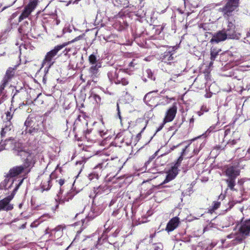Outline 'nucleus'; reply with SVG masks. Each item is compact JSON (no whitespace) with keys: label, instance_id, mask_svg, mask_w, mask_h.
Here are the masks:
<instances>
[{"label":"nucleus","instance_id":"f257e3e1","mask_svg":"<svg viewBox=\"0 0 250 250\" xmlns=\"http://www.w3.org/2000/svg\"><path fill=\"white\" fill-rule=\"evenodd\" d=\"M120 160L117 158L114 160L112 158L111 159L103 160L96 166L93 169V175L96 178H99L103 173H106L107 176L112 172L119 171L121 169L120 166H117Z\"/></svg>","mask_w":250,"mask_h":250},{"label":"nucleus","instance_id":"f03ea898","mask_svg":"<svg viewBox=\"0 0 250 250\" xmlns=\"http://www.w3.org/2000/svg\"><path fill=\"white\" fill-rule=\"evenodd\" d=\"M27 96L28 92L25 89L21 88L20 91L17 90L13 97L12 100L20 99L23 100V102L19 104L20 107L21 105H30L31 104H33L38 106H41L44 104V99L45 98L41 93L37 94L36 97L35 96L32 97L31 95H30V98H28Z\"/></svg>","mask_w":250,"mask_h":250},{"label":"nucleus","instance_id":"7ed1b4c3","mask_svg":"<svg viewBox=\"0 0 250 250\" xmlns=\"http://www.w3.org/2000/svg\"><path fill=\"white\" fill-rule=\"evenodd\" d=\"M79 37L76 38L75 39L64 42L62 44L58 45L54 47L53 49L48 52L42 61V67H44L45 69H48L54 63V59L55 57L57 55L58 52L68 44L74 42L79 40Z\"/></svg>","mask_w":250,"mask_h":250},{"label":"nucleus","instance_id":"20e7f679","mask_svg":"<svg viewBox=\"0 0 250 250\" xmlns=\"http://www.w3.org/2000/svg\"><path fill=\"white\" fill-rule=\"evenodd\" d=\"M224 173L227 177L225 182L227 188L231 191L236 190L234 187L236 185V179L240 174V169L236 166H228L225 168Z\"/></svg>","mask_w":250,"mask_h":250},{"label":"nucleus","instance_id":"39448f33","mask_svg":"<svg viewBox=\"0 0 250 250\" xmlns=\"http://www.w3.org/2000/svg\"><path fill=\"white\" fill-rule=\"evenodd\" d=\"M238 233L240 235L232 240L233 245L241 243L244 240L250 235V218L242 220L238 225Z\"/></svg>","mask_w":250,"mask_h":250},{"label":"nucleus","instance_id":"423d86ee","mask_svg":"<svg viewBox=\"0 0 250 250\" xmlns=\"http://www.w3.org/2000/svg\"><path fill=\"white\" fill-rule=\"evenodd\" d=\"M40 122L38 120L36 117L30 115L28 116L24 122L26 128L25 132L30 135H34L40 131Z\"/></svg>","mask_w":250,"mask_h":250},{"label":"nucleus","instance_id":"0eeeda50","mask_svg":"<svg viewBox=\"0 0 250 250\" xmlns=\"http://www.w3.org/2000/svg\"><path fill=\"white\" fill-rule=\"evenodd\" d=\"M25 154L21 157L23 160V166L27 169V173H29L31 168L34 167L37 162L36 155L32 150L27 149Z\"/></svg>","mask_w":250,"mask_h":250},{"label":"nucleus","instance_id":"6e6552de","mask_svg":"<svg viewBox=\"0 0 250 250\" xmlns=\"http://www.w3.org/2000/svg\"><path fill=\"white\" fill-rule=\"evenodd\" d=\"M57 177L55 175V172H52L50 175L42 174L39 177V179L41 181L40 188L42 191H47L50 189L52 185L51 179H56Z\"/></svg>","mask_w":250,"mask_h":250},{"label":"nucleus","instance_id":"1a4fd4ad","mask_svg":"<svg viewBox=\"0 0 250 250\" xmlns=\"http://www.w3.org/2000/svg\"><path fill=\"white\" fill-rule=\"evenodd\" d=\"M14 139H5V141H2V140H1V142H5L6 144V149H8L9 147L7 146V145H12L14 144V146L12 148L14 152L15 153L16 155L17 156H19L21 157H22L23 154H25V152L26 151V150L24 149V147L23 146V145L18 142H16L13 143ZM3 149V150H4Z\"/></svg>","mask_w":250,"mask_h":250},{"label":"nucleus","instance_id":"9d476101","mask_svg":"<svg viewBox=\"0 0 250 250\" xmlns=\"http://www.w3.org/2000/svg\"><path fill=\"white\" fill-rule=\"evenodd\" d=\"M38 3V0H30L29 3L24 7L19 17V21L27 18L35 9Z\"/></svg>","mask_w":250,"mask_h":250},{"label":"nucleus","instance_id":"9b49d317","mask_svg":"<svg viewBox=\"0 0 250 250\" xmlns=\"http://www.w3.org/2000/svg\"><path fill=\"white\" fill-rule=\"evenodd\" d=\"M177 103H174L167 110L163 119L164 124L171 122L174 119L177 112Z\"/></svg>","mask_w":250,"mask_h":250},{"label":"nucleus","instance_id":"f8f14e48","mask_svg":"<svg viewBox=\"0 0 250 250\" xmlns=\"http://www.w3.org/2000/svg\"><path fill=\"white\" fill-rule=\"evenodd\" d=\"M13 198V196L11 195L0 200V211H8L13 209V205L10 204Z\"/></svg>","mask_w":250,"mask_h":250},{"label":"nucleus","instance_id":"ddd939ff","mask_svg":"<svg viewBox=\"0 0 250 250\" xmlns=\"http://www.w3.org/2000/svg\"><path fill=\"white\" fill-rule=\"evenodd\" d=\"M84 136L88 142L91 143H95L100 139V137L95 128L87 129L84 132Z\"/></svg>","mask_w":250,"mask_h":250},{"label":"nucleus","instance_id":"4468645a","mask_svg":"<svg viewBox=\"0 0 250 250\" xmlns=\"http://www.w3.org/2000/svg\"><path fill=\"white\" fill-rule=\"evenodd\" d=\"M27 169L23 165L15 166L9 170L7 177L8 178L14 177L20 175L24 171L27 172Z\"/></svg>","mask_w":250,"mask_h":250},{"label":"nucleus","instance_id":"2eb2a0df","mask_svg":"<svg viewBox=\"0 0 250 250\" xmlns=\"http://www.w3.org/2000/svg\"><path fill=\"white\" fill-rule=\"evenodd\" d=\"M234 29V25L231 22H229L227 29L226 31H225L226 33L228 38L232 39H238L240 38V34L236 33Z\"/></svg>","mask_w":250,"mask_h":250},{"label":"nucleus","instance_id":"dca6fc26","mask_svg":"<svg viewBox=\"0 0 250 250\" xmlns=\"http://www.w3.org/2000/svg\"><path fill=\"white\" fill-rule=\"evenodd\" d=\"M180 221L179 217L176 216L172 218L167 223L165 230L169 232L173 231L180 225Z\"/></svg>","mask_w":250,"mask_h":250},{"label":"nucleus","instance_id":"f3484780","mask_svg":"<svg viewBox=\"0 0 250 250\" xmlns=\"http://www.w3.org/2000/svg\"><path fill=\"white\" fill-rule=\"evenodd\" d=\"M239 0H228L224 11L225 14L229 15V13L235 10L238 6Z\"/></svg>","mask_w":250,"mask_h":250},{"label":"nucleus","instance_id":"a211bd4d","mask_svg":"<svg viewBox=\"0 0 250 250\" xmlns=\"http://www.w3.org/2000/svg\"><path fill=\"white\" fill-rule=\"evenodd\" d=\"M24 86L26 85L30 89L29 95H33L36 89H39L40 84L36 79H29L27 82H24Z\"/></svg>","mask_w":250,"mask_h":250},{"label":"nucleus","instance_id":"6ab92c4d","mask_svg":"<svg viewBox=\"0 0 250 250\" xmlns=\"http://www.w3.org/2000/svg\"><path fill=\"white\" fill-rule=\"evenodd\" d=\"M227 38V35L224 30L219 31L215 34L211 39V42L218 43L224 41Z\"/></svg>","mask_w":250,"mask_h":250},{"label":"nucleus","instance_id":"aec40b11","mask_svg":"<svg viewBox=\"0 0 250 250\" xmlns=\"http://www.w3.org/2000/svg\"><path fill=\"white\" fill-rule=\"evenodd\" d=\"M178 173V169L176 167H172L167 172L165 181L169 182L174 179Z\"/></svg>","mask_w":250,"mask_h":250},{"label":"nucleus","instance_id":"412c9836","mask_svg":"<svg viewBox=\"0 0 250 250\" xmlns=\"http://www.w3.org/2000/svg\"><path fill=\"white\" fill-rule=\"evenodd\" d=\"M17 66L14 67H9L6 72V78H11L14 77H19V75L16 72Z\"/></svg>","mask_w":250,"mask_h":250},{"label":"nucleus","instance_id":"4be33fe9","mask_svg":"<svg viewBox=\"0 0 250 250\" xmlns=\"http://www.w3.org/2000/svg\"><path fill=\"white\" fill-rule=\"evenodd\" d=\"M75 195L74 191H70L67 193V194L63 197L60 199L59 201L60 204H64L65 202H68L71 200Z\"/></svg>","mask_w":250,"mask_h":250},{"label":"nucleus","instance_id":"5701e85b","mask_svg":"<svg viewBox=\"0 0 250 250\" xmlns=\"http://www.w3.org/2000/svg\"><path fill=\"white\" fill-rule=\"evenodd\" d=\"M189 147V145L187 146L184 148H182V151L181 152V155L178 158L176 163L174 165V167H176L178 168V167L180 166L181 162L183 160V156L186 155L187 151Z\"/></svg>","mask_w":250,"mask_h":250},{"label":"nucleus","instance_id":"b1692460","mask_svg":"<svg viewBox=\"0 0 250 250\" xmlns=\"http://www.w3.org/2000/svg\"><path fill=\"white\" fill-rule=\"evenodd\" d=\"M95 193L96 195H100L104 192H107L108 191V187L106 185H101L95 189Z\"/></svg>","mask_w":250,"mask_h":250},{"label":"nucleus","instance_id":"393cba45","mask_svg":"<svg viewBox=\"0 0 250 250\" xmlns=\"http://www.w3.org/2000/svg\"><path fill=\"white\" fill-rule=\"evenodd\" d=\"M99 128H95L97 131V133L100 138H103L106 134V130L104 126V123L102 122L101 124L99 125Z\"/></svg>","mask_w":250,"mask_h":250},{"label":"nucleus","instance_id":"a878e982","mask_svg":"<svg viewBox=\"0 0 250 250\" xmlns=\"http://www.w3.org/2000/svg\"><path fill=\"white\" fill-rule=\"evenodd\" d=\"M65 229V225H59L57 226L54 229L52 230V232H54V234H57V237H61L63 234V230Z\"/></svg>","mask_w":250,"mask_h":250},{"label":"nucleus","instance_id":"bb28decb","mask_svg":"<svg viewBox=\"0 0 250 250\" xmlns=\"http://www.w3.org/2000/svg\"><path fill=\"white\" fill-rule=\"evenodd\" d=\"M110 80L112 83H115L117 84L121 83L124 86L128 83V82L126 79H110Z\"/></svg>","mask_w":250,"mask_h":250},{"label":"nucleus","instance_id":"cd10ccee","mask_svg":"<svg viewBox=\"0 0 250 250\" xmlns=\"http://www.w3.org/2000/svg\"><path fill=\"white\" fill-rule=\"evenodd\" d=\"M219 51L215 49L211 50L210 51V59L211 62H210L209 65L211 66L212 65L213 61L215 59L217 56L218 55Z\"/></svg>","mask_w":250,"mask_h":250},{"label":"nucleus","instance_id":"c85d7f7f","mask_svg":"<svg viewBox=\"0 0 250 250\" xmlns=\"http://www.w3.org/2000/svg\"><path fill=\"white\" fill-rule=\"evenodd\" d=\"M221 205L220 202L219 201H214L212 203V206L210 207L209 209V211L210 212L214 211L215 210L219 208Z\"/></svg>","mask_w":250,"mask_h":250},{"label":"nucleus","instance_id":"c756f323","mask_svg":"<svg viewBox=\"0 0 250 250\" xmlns=\"http://www.w3.org/2000/svg\"><path fill=\"white\" fill-rule=\"evenodd\" d=\"M173 57L172 54H170L169 52L165 53V54L163 58V61L165 62H167V61H171L173 60Z\"/></svg>","mask_w":250,"mask_h":250},{"label":"nucleus","instance_id":"7c9ffc66","mask_svg":"<svg viewBox=\"0 0 250 250\" xmlns=\"http://www.w3.org/2000/svg\"><path fill=\"white\" fill-rule=\"evenodd\" d=\"M91 97L94 99V100H95L96 103L97 104H98V105L101 104V98L99 95H98V94H91Z\"/></svg>","mask_w":250,"mask_h":250},{"label":"nucleus","instance_id":"2f4dec72","mask_svg":"<svg viewBox=\"0 0 250 250\" xmlns=\"http://www.w3.org/2000/svg\"><path fill=\"white\" fill-rule=\"evenodd\" d=\"M239 140V138L237 139H233L232 140H229L228 143L227 145L230 147H233L235 144L237 143V141Z\"/></svg>","mask_w":250,"mask_h":250},{"label":"nucleus","instance_id":"473e14b6","mask_svg":"<svg viewBox=\"0 0 250 250\" xmlns=\"http://www.w3.org/2000/svg\"><path fill=\"white\" fill-rule=\"evenodd\" d=\"M6 120L7 121L9 122L10 123L11 122V120L13 118V114H12L11 111H7L6 113Z\"/></svg>","mask_w":250,"mask_h":250},{"label":"nucleus","instance_id":"72a5a7b5","mask_svg":"<svg viewBox=\"0 0 250 250\" xmlns=\"http://www.w3.org/2000/svg\"><path fill=\"white\" fill-rule=\"evenodd\" d=\"M242 89L246 90H249L250 89V83L249 84L248 83V82L246 81H245L243 83V85L242 86Z\"/></svg>","mask_w":250,"mask_h":250},{"label":"nucleus","instance_id":"f704fd0d","mask_svg":"<svg viewBox=\"0 0 250 250\" xmlns=\"http://www.w3.org/2000/svg\"><path fill=\"white\" fill-rule=\"evenodd\" d=\"M89 60L91 63L95 64L96 62V57L95 55L92 54L89 57Z\"/></svg>","mask_w":250,"mask_h":250},{"label":"nucleus","instance_id":"c9c22d12","mask_svg":"<svg viewBox=\"0 0 250 250\" xmlns=\"http://www.w3.org/2000/svg\"><path fill=\"white\" fill-rule=\"evenodd\" d=\"M88 178L90 181H94L99 179V178L95 177V176L93 175V172H92L90 174H89L88 176Z\"/></svg>","mask_w":250,"mask_h":250},{"label":"nucleus","instance_id":"e433bc0d","mask_svg":"<svg viewBox=\"0 0 250 250\" xmlns=\"http://www.w3.org/2000/svg\"><path fill=\"white\" fill-rule=\"evenodd\" d=\"M8 129L6 127H4V128H3L1 131V132H0V135H1V137L2 138L1 140H3V138L5 137V134L7 131Z\"/></svg>","mask_w":250,"mask_h":250},{"label":"nucleus","instance_id":"4c0bfd02","mask_svg":"<svg viewBox=\"0 0 250 250\" xmlns=\"http://www.w3.org/2000/svg\"><path fill=\"white\" fill-rule=\"evenodd\" d=\"M175 81L173 80L172 79H169L167 82V83L168 85H171V87L172 88L175 87Z\"/></svg>","mask_w":250,"mask_h":250},{"label":"nucleus","instance_id":"58836bf2","mask_svg":"<svg viewBox=\"0 0 250 250\" xmlns=\"http://www.w3.org/2000/svg\"><path fill=\"white\" fill-rule=\"evenodd\" d=\"M90 71L93 74H96L97 72V66H92L90 69Z\"/></svg>","mask_w":250,"mask_h":250},{"label":"nucleus","instance_id":"ea45409f","mask_svg":"<svg viewBox=\"0 0 250 250\" xmlns=\"http://www.w3.org/2000/svg\"><path fill=\"white\" fill-rule=\"evenodd\" d=\"M229 126H226V129H225V133H224V136L225 137H226V136H227L228 134H229L230 133V131H231V129H230V127H229L228 128Z\"/></svg>","mask_w":250,"mask_h":250},{"label":"nucleus","instance_id":"a19ab883","mask_svg":"<svg viewBox=\"0 0 250 250\" xmlns=\"http://www.w3.org/2000/svg\"><path fill=\"white\" fill-rule=\"evenodd\" d=\"M56 182L58 183L60 187H62L64 184L65 180L64 179H60L56 180Z\"/></svg>","mask_w":250,"mask_h":250},{"label":"nucleus","instance_id":"79ce46f5","mask_svg":"<svg viewBox=\"0 0 250 250\" xmlns=\"http://www.w3.org/2000/svg\"><path fill=\"white\" fill-rule=\"evenodd\" d=\"M5 146H6L5 142H1L0 143V151L2 150L3 149H6Z\"/></svg>","mask_w":250,"mask_h":250},{"label":"nucleus","instance_id":"37998d69","mask_svg":"<svg viewBox=\"0 0 250 250\" xmlns=\"http://www.w3.org/2000/svg\"><path fill=\"white\" fill-rule=\"evenodd\" d=\"M59 170L60 172H62V167H60V164H58L55 170L53 172H56L57 171Z\"/></svg>","mask_w":250,"mask_h":250},{"label":"nucleus","instance_id":"c03bdc74","mask_svg":"<svg viewBox=\"0 0 250 250\" xmlns=\"http://www.w3.org/2000/svg\"><path fill=\"white\" fill-rule=\"evenodd\" d=\"M201 110L204 113V112H207L208 111V108L206 106H205V105H203L201 108Z\"/></svg>","mask_w":250,"mask_h":250},{"label":"nucleus","instance_id":"a18cd8bd","mask_svg":"<svg viewBox=\"0 0 250 250\" xmlns=\"http://www.w3.org/2000/svg\"><path fill=\"white\" fill-rule=\"evenodd\" d=\"M90 241H91V246L90 248V250H92L94 248V246L96 245V242L93 241L92 240H90Z\"/></svg>","mask_w":250,"mask_h":250},{"label":"nucleus","instance_id":"49530a36","mask_svg":"<svg viewBox=\"0 0 250 250\" xmlns=\"http://www.w3.org/2000/svg\"><path fill=\"white\" fill-rule=\"evenodd\" d=\"M146 73L148 74L147 77L148 78L151 77L152 76V73L151 72V71L150 69H147L146 71Z\"/></svg>","mask_w":250,"mask_h":250},{"label":"nucleus","instance_id":"de8ad7c7","mask_svg":"<svg viewBox=\"0 0 250 250\" xmlns=\"http://www.w3.org/2000/svg\"><path fill=\"white\" fill-rule=\"evenodd\" d=\"M166 124H164V120L163 121V123L159 126V127L157 129V131H159L161 130L164 127V125Z\"/></svg>","mask_w":250,"mask_h":250},{"label":"nucleus","instance_id":"09e8293b","mask_svg":"<svg viewBox=\"0 0 250 250\" xmlns=\"http://www.w3.org/2000/svg\"><path fill=\"white\" fill-rule=\"evenodd\" d=\"M212 96V92H209V93H207L205 95V97L207 98H211Z\"/></svg>","mask_w":250,"mask_h":250},{"label":"nucleus","instance_id":"8fccbe9b","mask_svg":"<svg viewBox=\"0 0 250 250\" xmlns=\"http://www.w3.org/2000/svg\"><path fill=\"white\" fill-rule=\"evenodd\" d=\"M118 213H119L118 210H115L112 212V216H113L114 217H116L118 214Z\"/></svg>","mask_w":250,"mask_h":250},{"label":"nucleus","instance_id":"3c124183","mask_svg":"<svg viewBox=\"0 0 250 250\" xmlns=\"http://www.w3.org/2000/svg\"><path fill=\"white\" fill-rule=\"evenodd\" d=\"M23 179H22L21 180V181L20 182V183H19L18 185L16 187V188H15V190H16L18 189V188H19V187L20 186V185L22 184V182H23Z\"/></svg>","mask_w":250,"mask_h":250},{"label":"nucleus","instance_id":"603ef678","mask_svg":"<svg viewBox=\"0 0 250 250\" xmlns=\"http://www.w3.org/2000/svg\"><path fill=\"white\" fill-rule=\"evenodd\" d=\"M155 235H156V233H154L153 234H151L150 235V236L149 237L152 239L155 236Z\"/></svg>","mask_w":250,"mask_h":250},{"label":"nucleus","instance_id":"864d4df0","mask_svg":"<svg viewBox=\"0 0 250 250\" xmlns=\"http://www.w3.org/2000/svg\"><path fill=\"white\" fill-rule=\"evenodd\" d=\"M204 114V112L200 109V111L198 112V114L199 116H201Z\"/></svg>","mask_w":250,"mask_h":250},{"label":"nucleus","instance_id":"5fc2aeb1","mask_svg":"<svg viewBox=\"0 0 250 250\" xmlns=\"http://www.w3.org/2000/svg\"><path fill=\"white\" fill-rule=\"evenodd\" d=\"M215 148H216V149H217V150H219V149H224V147L222 148H221V146H216L215 147Z\"/></svg>","mask_w":250,"mask_h":250},{"label":"nucleus","instance_id":"6e6d98bb","mask_svg":"<svg viewBox=\"0 0 250 250\" xmlns=\"http://www.w3.org/2000/svg\"><path fill=\"white\" fill-rule=\"evenodd\" d=\"M181 145H182L181 144H179V145H178L176 146H173L171 148V149L173 150L174 148H176V147H178V146H181Z\"/></svg>","mask_w":250,"mask_h":250},{"label":"nucleus","instance_id":"4d7b16f0","mask_svg":"<svg viewBox=\"0 0 250 250\" xmlns=\"http://www.w3.org/2000/svg\"><path fill=\"white\" fill-rule=\"evenodd\" d=\"M84 228H81V229L80 230L77 231V234H80L82 230Z\"/></svg>","mask_w":250,"mask_h":250},{"label":"nucleus","instance_id":"13d9d810","mask_svg":"<svg viewBox=\"0 0 250 250\" xmlns=\"http://www.w3.org/2000/svg\"><path fill=\"white\" fill-rule=\"evenodd\" d=\"M200 79H194V81L193 83V84L194 85H196V83L197 82V80H199Z\"/></svg>","mask_w":250,"mask_h":250},{"label":"nucleus","instance_id":"bf43d9fd","mask_svg":"<svg viewBox=\"0 0 250 250\" xmlns=\"http://www.w3.org/2000/svg\"><path fill=\"white\" fill-rule=\"evenodd\" d=\"M194 118H191L190 119V120H189V122H190V124H191V123H193V122H194Z\"/></svg>","mask_w":250,"mask_h":250},{"label":"nucleus","instance_id":"052dcab7","mask_svg":"<svg viewBox=\"0 0 250 250\" xmlns=\"http://www.w3.org/2000/svg\"><path fill=\"white\" fill-rule=\"evenodd\" d=\"M212 127H210L207 130L208 132H210L212 131Z\"/></svg>","mask_w":250,"mask_h":250},{"label":"nucleus","instance_id":"680f3d73","mask_svg":"<svg viewBox=\"0 0 250 250\" xmlns=\"http://www.w3.org/2000/svg\"><path fill=\"white\" fill-rule=\"evenodd\" d=\"M81 221H82V225L83 226V223H84V220H83V219H82Z\"/></svg>","mask_w":250,"mask_h":250},{"label":"nucleus","instance_id":"e2e57ef3","mask_svg":"<svg viewBox=\"0 0 250 250\" xmlns=\"http://www.w3.org/2000/svg\"><path fill=\"white\" fill-rule=\"evenodd\" d=\"M227 237L229 238H231V235H228Z\"/></svg>","mask_w":250,"mask_h":250},{"label":"nucleus","instance_id":"0e129e2a","mask_svg":"<svg viewBox=\"0 0 250 250\" xmlns=\"http://www.w3.org/2000/svg\"><path fill=\"white\" fill-rule=\"evenodd\" d=\"M236 133H238V131H237V132H236V131H234V132H233V135H234Z\"/></svg>","mask_w":250,"mask_h":250},{"label":"nucleus","instance_id":"69168bd1","mask_svg":"<svg viewBox=\"0 0 250 250\" xmlns=\"http://www.w3.org/2000/svg\"><path fill=\"white\" fill-rule=\"evenodd\" d=\"M42 81L44 82V83H45L46 79H43Z\"/></svg>","mask_w":250,"mask_h":250},{"label":"nucleus","instance_id":"338daca9","mask_svg":"<svg viewBox=\"0 0 250 250\" xmlns=\"http://www.w3.org/2000/svg\"><path fill=\"white\" fill-rule=\"evenodd\" d=\"M238 183L239 184H241V181H238Z\"/></svg>","mask_w":250,"mask_h":250},{"label":"nucleus","instance_id":"774afa93","mask_svg":"<svg viewBox=\"0 0 250 250\" xmlns=\"http://www.w3.org/2000/svg\"><path fill=\"white\" fill-rule=\"evenodd\" d=\"M158 247H157L155 248V250H158Z\"/></svg>","mask_w":250,"mask_h":250}]
</instances>
